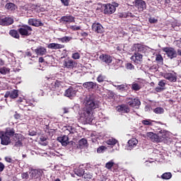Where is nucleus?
Segmentation results:
<instances>
[{
	"label": "nucleus",
	"mask_w": 181,
	"mask_h": 181,
	"mask_svg": "<svg viewBox=\"0 0 181 181\" xmlns=\"http://www.w3.org/2000/svg\"><path fill=\"white\" fill-rule=\"evenodd\" d=\"M83 117L86 122H93V111L98 108V103L91 95L87 97L84 101Z\"/></svg>",
	"instance_id": "1"
},
{
	"label": "nucleus",
	"mask_w": 181,
	"mask_h": 181,
	"mask_svg": "<svg viewBox=\"0 0 181 181\" xmlns=\"http://www.w3.org/2000/svg\"><path fill=\"white\" fill-rule=\"evenodd\" d=\"M62 81L56 80L52 81L46 88H44L45 91H54L53 94H56L59 95V93H60V90H62Z\"/></svg>",
	"instance_id": "2"
},
{
	"label": "nucleus",
	"mask_w": 181,
	"mask_h": 181,
	"mask_svg": "<svg viewBox=\"0 0 181 181\" xmlns=\"http://www.w3.org/2000/svg\"><path fill=\"white\" fill-rule=\"evenodd\" d=\"M119 6V4L118 3H112L111 4H103V13L105 15H112L117 11V8Z\"/></svg>",
	"instance_id": "3"
},
{
	"label": "nucleus",
	"mask_w": 181,
	"mask_h": 181,
	"mask_svg": "<svg viewBox=\"0 0 181 181\" xmlns=\"http://www.w3.org/2000/svg\"><path fill=\"white\" fill-rule=\"evenodd\" d=\"M18 32L21 36H25L28 37V36H31L32 32H33V29L30 25L24 24V25H22L18 29Z\"/></svg>",
	"instance_id": "4"
},
{
	"label": "nucleus",
	"mask_w": 181,
	"mask_h": 181,
	"mask_svg": "<svg viewBox=\"0 0 181 181\" xmlns=\"http://www.w3.org/2000/svg\"><path fill=\"white\" fill-rule=\"evenodd\" d=\"M162 51L167 54L168 57L170 59H176L177 57V52L173 47H165L162 48Z\"/></svg>",
	"instance_id": "5"
},
{
	"label": "nucleus",
	"mask_w": 181,
	"mask_h": 181,
	"mask_svg": "<svg viewBox=\"0 0 181 181\" xmlns=\"http://www.w3.org/2000/svg\"><path fill=\"white\" fill-rule=\"evenodd\" d=\"M105 168H106V169L108 170H111V172H118L119 165L118 163H115L114 160H111L105 163Z\"/></svg>",
	"instance_id": "6"
},
{
	"label": "nucleus",
	"mask_w": 181,
	"mask_h": 181,
	"mask_svg": "<svg viewBox=\"0 0 181 181\" xmlns=\"http://www.w3.org/2000/svg\"><path fill=\"white\" fill-rule=\"evenodd\" d=\"M134 6L138 9L139 12H144L146 9V2L144 0H135Z\"/></svg>",
	"instance_id": "7"
},
{
	"label": "nucleus",
	"mask_w": 181,
	"mask_h": 181,
	"mask_svg": "<svg viewBox=\"0 0 181 181\" xmlns=\"http://www.w3.org/2000/svg\"><path fill=\"white\" fill-rule=\"evenodd\" d=\"M163 77L170 83H176L177 81V76L175 72H166L163 74Z\"/></svg>",
	"instance_id": "8"
},
{
	"label": "nucleus",
	"mask_w": 181,
	"mask_h": 181,
	"mask_svg": "<svg viewBox=\"0 0 181 181\" xmlns=\"http://www.w3.org/2000/svg\"><path fill=\"white\" fill-rule=\"evenodd\" d=\"M100 60L102 63H105L107 66H110L112 63V57L108 54H103L99 57Z\"/></svg>",
	"instance_id": "9"
},
{
	"label": "nucleus",
	"mask_w": 181,
	"mask_h": 181,
	"mask_svg": "<svg viewBox=\"0 0 181 181\" xmlns=\"http://www.w3.org/2000/svg\"><path fill=\"white\" fill-rule=\"evenodd\" d=\"M143 59L144 55L141 53L134 52V55L131 57V60H132L136 64H142Z\"/></svg>",
	"instance_id": "10"
},
{
	"label": "nucleus",
	"mask_w": 181,
	"mask_h": 181,
	"mask_svg": "<svg viewBox=\"0 0 181 181\" xmlns=\"http://www.w3.org/2000/svg\"><path fill=\"white\" fill-rule=\"evenodd\" d=\"M77 66V63L73 59H65L64 60V67L65 69H72Z\"/></svg>",
	"instance_id": "11"
},
{
	"label": "nucleus",
	"mask_w": 181,
	"mask_h": 181,
	"mask_svg": "<svg viewBox=\"0 0 181 181\" xmlns=\"http://www.w3.org/2000/svg\"><path fill=\"white\" fill-rule=\"evenodd\" d=\"M77 94V90L74 89L73 87H69L68 89L65 90L64 95L65 97H68V98H70L71 100H73L74 97H76V95Z\"/></svg>",
	"instance_id": "12"
},
{
	"label": "nucleus",
	"mask_w": 181,
	"mask_h": 181,
	"mask_svg": "<svg viewBox=\"0 0 181 181\" xmlns=\"http://www.w3.org/2000/svg\"><path fill=\"white\" fill-rule=\"evenodd\" d=\"M14 139L16 141L15 146H16V148H21V146H23V143H22V141L25 139V137H23L21 134H16Z\"/></svg>",
	"instance_id": "13"
},
{
	"label": "nucleus",
	"mask_w": 181,
	"mask_h": 181,
	"mask_svg": "<svg viewBox=\"0 0 181 181\" xmlns=\"http://www.w3.org/2000/svg\"><path fill=\"white\" fill-rule=\"evenodd\" d=\"M75 19L76 18L74 16L67 14L60 18V22H62L63 23H73L76 22Z\"/></svg>",
	"instance_id": "14"
},
{
	"label": "nucleus",
	"mask_w": 181,
	"mask_h": 181,
	"mask_svg": "<svg viewBox=\"0 0 181 181\" xmlns=\"http://www.w3.org/2000/svg\"><path fill=\"white\" fill-rule=\"evenodd\" d=\"M92 30L95 33H104V27L100 23H93L92 25Z\"/></svg>",
	"instance_id": "15"
},
{
	"label": "nucleus",
	"mask_w": 181,
	"mask_h": 181,
	"mask_svg": "<svg viewBox=\"0 0 181 181\" xmlns=\"http://www.w3.org/2000/svg\"><path fill=\"white\" fill-rule=\"evenodd\" d=\"M0 139L1 145H9L11 144V137L5 134L4 132H0Z\"/></svg>",
	"instance_id": "16"
},
{
	"label": "nucleus",
	"mask_w": 181,
	"mask_h": 181,
	"mask_svg": "<svg viewBox=\"0 0 181 181\" xmlns=\"http://www.w3.org/2000/svg\"><path fill=\"white\" fill-rule=\"evenodd\" d=\"M13 23V19L11 17H0V25L2 26H9Z\"/></svg>",
	"instance_id": "17"
},
{
	"label": "nucleus",
	"mask_w": 181,
	"mask_h": 181,
	"mask_svg": "<svg viewBox=\"0 0 181 181\" xmlns=\"http://www.w3.org/2000/svg\"><path fill=\"white\" fill-rule=\"evenodd\" d=\"M28 25L39 28V26H43V23L40 20L36 18H29L28 21Z\"/></svg>",
	"instance_id": "18"
},
{
	"label": "nucleus",
	"mask_w": 181,
	"mask_h": 181,
	"mask_svg": "<svg viewBox=\"0 0 181 181\" xmlns=\"http://www.w3.org/2000/svg\"><path fill=\"white\" fill-rule=\"evenodd\" d=\"M132 50L135 52L134 53H144L145 46L142 44L136 43L133 45Z\"/></svg>",
	"instance_id": "19"
},
{
	"label": "nucleus",
	"mask_w": 181,
	"mask_h": 181,
	"mask_svg": "<svg viewBox=\"0 0 181 181\" xmlns=\"http://www.w3.org/2000/svg\"><path fill=\"white\" fill-rule=\"evenodd\" d=\"M117 110L118 112H122V114H128V112L131 111L128 105H125V104L118 105L117 107Z\"/></svg>",
	"instance_id": "20"
},
{
	"label": "nucleus",
	"mask_w": 181,
	"mask_h": 181,
	"mask_svg": "<svg viewBox=\"0 0 181 181\" xmlns=\"http://www.w3.org/2000/svg\"><path fill=\"white\" fill-rule=\"evenodd\" d=\"M97 83L90 81V82H85L83 84V88H86L88 91H91V90H94V88H97Z\"/></svg>",
	"instance_id": "21"
},
{
	"label": "nucleus",
	"mask_w": 181,
	"mask_h": 181,
	"mask_svg": "<svg viewBox=\"0 0 181 181\" xmlns=\"http://www.w3.org/2000/svg\"><path fill=\"white\" fill-rule=\"evenodd\" d=\"M128 104L129 105V107H132V108H139V105H141V101L139 100V99L137 98H134L130 100L128 102Z\"/></svg>",
	"instance_id": "22"
},
{
	"label": "nucleus",
	"mask_w": 181,
	"mask_h": 181,
	"mask_svg": "<svg viewBox=\"0 0 181 181\" xmlns=\"http://www.w3.org/2000/svg\"><path fill=\"white\" fill-rule=\"evenodd\" d=\"M48 49H52V50H57L59 49H64V45L58 44V43H49L47 45Z\"/></svg>",
	"instance_id": "23"
},
{
	"label": "nucleus",
	"mask_w": 181,
	"mask_h": 181,
	"mask_svg": "<svg viewBox=\"0 0 181 181\" xmlns=\"http://www.w3.org/2000/svg\"><path fill=\"white\" fill-rule=\"evenodd\" d=\"M57 141L62 144V146L69 145V136L66 135L58 137Z\"/></svg>",
	"instance_id": "24"
},
{
	"label": "nucleus",
	"mask_w": 181,
	"mask_h": 181,
	"mask_svg": "<svg viewBox=\"0 0 181 181\" xmlns=\"http://www.w3.org/2000/svg\"><path fill=\"white\" fill-rule=\"evenodd\" d=\"M35 53L37 56H45V54L47 53V49H46V48H45L44 47L40 46L35 49Z\"/></svg>",
	"instance_id": "25"
},
{
	"label": "nucleus",
	"mask_w": 181,
	"mask_h": 181,
	"mask_svg": "<svg viewBox=\"0 0 181 181\" xmlns=\"http://www.w3.org/2000/svg\"><path fill=\"white\" fill-rule=\"evenodd\" d=\"M138 145V139L132 138L128 141L129 149L131 151L133 148H135Z\"/></svg>",
	"instance_id": "26"
},
{
	"label": "nucleus",
	"mask_w": 181,
	"mask_h": 181,
	"mask_svg": "<svg viewBox=\"0 0 181 181\" xmlns=\"http://www.w3.org/2000/svg\"><path fill=\"white\" fill-rule=\"evenodd\" d=\"M88 145V143L87 141V139H81L78 141V144L77 146V148H79V149H83V148H86Z\"/></svg>",
	"instance_id": "27"
},
{
	"label": "nucleus",
	"mask_w": 181,
	"mask_h": 181,
	"mask_svg": "<svg viewBox=\"0 0 181 181\" xmlns=\"http://www.w3.org/2000/svg\"><path fill=\"white\" fill-rule=\"evenodd\" d=\"M4 134L7 136H9V138H11V136L15 137V135H16V134H15V129H13V128H7L6 129Z\"/></svg>",
	"instance_id": "28"
},
{
	"label": "nucleus",
	"mask_w": 181,
	"mask_h": 181,
	"mask_svg": "<svg viewBox=\"0 0 181 181\" xmlns=\"http://www.w3.org/2000/svg\"><path fill=\"white\" fill-rule=\"evenodd\" d=\"M40 175H42V173L37 170H33L31 171L30 177L32 179H39L40 177Z\"/></svg>",
	"instance_id": "29"
},
{
	"label": "nucleus",
	"mask_w": 181,
	"mask_h": 181,
	"mask_svg": "<svg viewBox=\"0 0 181 181\" xmlns=\"http://www.w3.org/2000/svg\"><path fill=\"white\" fill-rule=\"evenodd\" d=\"M84 168L81 166L78 167L74 170V173L76 175V176L81 177L84 175Z\"/></svg>",
	"instance_id": "30"
},
{
	"label": "nucleus",
	"mask_w": 181,
	"mask_h": 181,
	"mask_svg": "<svg viewBox=\"0 0 181 181\" xmlns=\"http://www.w3.org/2000/svg\"><path fill=\"white\" fill-rule=\"evenodd\" d=\"M59 42L61 43H69L71 40H73V37L64 36L61 38H58Z\"/></svg>",
	"instance_id": "31"
},
{
	"label": "nucleus",
	"mask_w": 181,
	"mask_h": 181,
	"mask_svg": "<svg viewBox=\"0 0 181 181\" xmlns=\"http://www.w3.org/2000/svg\"><path fill=\"white\" fill-rule=\"evenodd\" d=\"M9 73H11V69L6 68V66L0 68V74L6 76V74H9Z\"/></svg>",
	"instance_id": "32"
},
{
	"label": "nucleus",
	"mask_w": 181,
	"mask_h": 181,
	"mask_svg": "<svg viewBox=\"0 0 181 181\" xmlns=\"http://www.w3.org/2000/svg\"><path fill=\"white\" fill-rule=\"evenodd\" d=\"M9 35H11V36H12L13 37H15V39H19L20 37L19 31L16 30H10Z\"/></svg>",
	"instance_id": "33"
},
{
	"label": "nucleus",
	"mask_w": 181,
	"mask_h": 181,
	"mask_svg": "<svg viewBox=\"0 0 181 181\" xmlns=\"http://www.w3.org/2000/svg\"><path fill=\"white\" fill-rule=\"evenodd\" d=\"M18 95L19 92L16 89H14L11 92H10V98L11 99L18 98Z\"/></svg>",
	"instance_id": "34"
},
{
	"label": "nucleus",
	"mask_w": 181,
	"mask_h": 181,
	"mask_svg": "<svg viewBox=\"0 0 181 181\" xmlns=\"http://www.w3.org/2000/svg\"><path fill=\"white\" fill-rule=\"evenodd\" d=\"M121 64H122V60L116 59L115 62L112 63L113 69L117 70V69L120 67Z\"/></svg>",
	"instance_id": "35"
},
{
	"label": "nucleus",
	"mask_w": 181,
	"mask_h": 181,
	"mask_svg": "<svg viewBox=\"0 0 181 181\" xmlns=\"http://www.w3.org/2000/svg\"><path fill=\"white\" fill-rule=\"evenodd\" d=\"M172 178V173H164L161 175V179L164 180H169V179Z\"/></svg>",
	"instance_id": "36"
},
{
	"label": "nucleus",
	"mask_w": 181,
	"mask_h": 181,
	"mask_svg": "<svg viewBox=\"0 0 181 181\" xmlns=\"http://www.w3.org/2000/svg\"><path fill=\"white\" fill-rule=\"evenodd\" d=\"M142 88V86L139 83H133L132 85V90H134V91H139Z\"/></svg>",
	"instance_id": "37"
},
{
	"label": "nucleus",
	"mask_w": 181,
	"mask_h": 181,
	"mask_svg": "<svg viewBox=\"0 0 181 181\" xmlns=\"http://www.w3.org/2000/svg\"><path fill=\"white\" fill-rule=\"evenodd\" d=\"M156 62L160 64H163V57H162V54H158L156 55Z\"/></svg>",
	"instance_id": "38"
},
{
	"label": "nucleus",
	"mask_w": 181,
	"mask_h": 181,
	"mask_svg": "<svg viewBox=\"0 0 181 181\" xmlns=\"http://www.w3.org/2000/svg\"><path fill=\"white\" fill-rule=\"evenodd\" d=\"M118 141L114 138H111L109 139L107 141L106 144L107 145H111V146H114V145H117Z\"/></svg>",
	"instance_id": "39"
},
{
	"label": "nucleus",
	"mask_w": 181,
	"mask_h": 181,
	"mask_svg": "<svg viewBox=\"0 0 181 181\" xmlns=\"http://www.w3.org/2000/svg\"><path fill=\"white\" fill-rule=\"evenodd\" d=\"M153 122H155V121L149 119L141 121V123L143 124V125H149L150 127H152V125H153Z\"/></svg>",
	"instance_id": "40"
},
{
	"label": "nucleus",
	"mask_w": 181,
	"mask_h": 181,
	"mask_svg": "<svg viewBox=\"0 0 181 181\" xmlns=\"http://www.w3.org/2000/svg\"><path fill=\"white\" fill-rule=\"evenodd\" d=\"M6 8L8 11H15V8H16V6L13 3H7L6 4Z\"/></svg>",
	"instance_id": "41"
},
{
	"label": "nucleus",
	"mask_w": 181,
	"mask_h": 181,
	"mask_svg": "<svg viewBox=\"0 0 181 181\" xmlns=\"http://www.w3.org/2000/svg\"><path fill=\"white\" fill-rule=\"evenodd\" d=\"M29 105H33V104L28 102L26 99H23L22 103H21L20 108H22V107H29Z\"/></svg>",
	"instance_id": "42"
},
{
	"label": "nucleus",
	"mask_w": 181,
	"mask_h": 181,
	"mask_svg": "<svg viewBox=\"0 0 181 181\" xmlns=\"http://www.w3.org/2000/svg\"><path fill=\"white\" fill-rule=\"evenodd\" d=\"M153 112H155V114H163V112H165V109H163V107H156L153 110Z\"/></svg>",
	"instance_id": "43"
},
{
	"label": "nucleus",
	"mask_w": 181,
	"mask_h": 181,
	"mask_svg": "<svg viewBox=\"0 0 181 181\" xmlns=\"http://www.w3.org/2000/svg\"><path fill=\"white\" fill-rule=\"evenodd\" d=\"M82 176L85 180H90V179H93V175L90 173H83V175Z\"/></svg>",
	"instance_id": "44"
},
{
	"label": "nucleus",
	"mask_w": 181,
	"mask_h": 181,
	"mask_svg": "<svg viewBox=\"0 0 181 181\" xmlns=\"http://www.w3.org/2000/svg\"><path fill=\"white\" fill-rule=\"evenodd\" d=\"M105 149H107V147H105V146H100L97 148V153H104Z\"/></svg>",
	"instance_id": "45"
},
{
	"label": "nucleus",
	"mask_w": 181,
	"mask_h": 181,
	"mask_svg": "<svg viewBox=\"0 0 181 181\" xmlns=\"http://www.w3.org/2000/svg\"><path fill=\"white\" fill-rule=\"evenodd\" d=\"M97 81L98 83H103V81H105V76L100 74L97 78Z\"/></svg>",
	"instance_id": "46"
},
{
	"label": "nucleus",
	"mask_w": 181,
	"mask_h": 181,
	"mask_svg": "<svg viewBox=\"0 0 181 181\" xmlns=\"http://www.w3.org/2000/svg\"><path fill=\"white\" fill-rule=\"evenodd\" d=\"M123 18H135V16L131 12H124L123 13Z\"/></svg>",
	"instance_id": "47"
},
{
	"label": "nucleus",
	"mask_w": 181,
	"mask_h": 181,
	"mask_svg": "<svg viewBox=\"0 0 181 181\" xmlns=\"http://www.w3.org/2000/svg\"><path fill=\"white\" fill-rule=\"evenodd\" d=\"M80 57H81V55H80V53H78V52H74L71 55V58L74 60H78V59H80Z\"/></svg>",
	"instance_id": "48"
},
{
	"label": "nucleus",
	"mask_w": 181,
	"mask_h": 181,
	"mask_svg": "<svg viewBox=\"0 0 181 181\" xmlns=\"http://www.w3.org/2000/svg\"><path fill=\"white\" fill-rule=\"evenodd\" d=\"M40 142H44V143L42 144V145H43L44 146H47V142H46V141H47V138H46L45 136H42L40 138Z\"/></svg>",
	"instance_id": "49"
},
{
	"label": "nucleus",
	"mask_w": 181,
	"mask_h": 181,
	"mask_svg": "<svg viewBox=\"0 0 181 181\" xmlns=\"http://www.w3.org/2000/svg\"><path fill=\"white\" fill-rule=\"evenodd\" d=\"M151 141L153 142H159V136L154 133V134H153V137L151 138Z\"/></svg>",
	"instance_id": "50"
},
{
	"label": "nucleus",
	"mask_w": 181,
	"mask_h": 181,
	"mask_svg": "<svg viewBox=\"0 0 181 181\" xmlns=\"http://www.w3.org/2000/svg\"><path fill=\"white\" fill-rule=\"evenodd\" d=\"M126 69H127V70H134V69H135V66L131 63H127L126 64Z\"/></svg>",
	"instance_id": "51"
},
{
	"label": "nucleus",
	"mask_w": 181,
	"mask_h": 181,
	"mask_svg": "<svg viewBox=\"0 0 181 181\" xmlns=\"http://www.w3.org/2000/svg\"><path fill=\"white\" fill-rule=\"evenodd\" d=\"M174 45L177 47H179V49H181V38H180V40L174 41Z\"/></svg>",
	"instance_id": "52"
},
{
	"label": "nucleus",
	"mask_w": 181,
	"mask_h": 181,
	"mask_svg": "<svg viewBox=\"0 0 181 181\" xmlns=\"http://www.w3.org/2000/svg\"><path fill=\"white\" fill-rule=\"evenodd\" d=\"M21 177L22 179H25V180H28V179H29V173L28 172L22 173Z\"/></svg>",
	"instance_id": "53"
},
{
	"label": "nucleus",
	"mask_w": 181,
	"mask_h": 181,
	"mask_svg": "<svg viewBox=\"0 0 181 181\" xmlns=\"http://www.w3.org/2000/svg\"><path fill=\"white\" fill-rule=\"evenodd\" d=\"M158 86L163 88L165 86H166V81L165 80H161L158 82Z\"/></svg>",
	"instance_id": "54"
},
{
	"label": "nucleus",
	"mask_w": 181,
	"mask_h": 181,
	"mask_svg": "<svg viewBox=\"0 0 181 181\" xmlns=\"http://www.w3.org/2000/svg\"><path fill=\"white\" fill-rule=\"evenodd\" d=\"M70 29H71V30H80L81 29V27L78 25H71L70 27Z\"/></svg>",
	"instance_id": "55"
},
{
	"label": "nucleus",
	"mask_w": 181,
	"mask_h": 181,
	"mask_svg": "<svg viewBox=\"0 0 181 181\" xmlns=\"http://www.w3.org/2000/svg\"><path fill=\"white\" fill-rule=\"evenodd\" d=\"M148 22L151 23H158V19L151 17L148 18Z\"/></svg>",
	"instance_id": "56"
},
{
	"label": "nucleus",
	"mask_w": 181,
	"mask_h": 181,
	"mask_svg": "<svg viewBox=\"0 0 181 181\" xmlns=\"http://www.w3.org/2000/svg\"><path fill=\"white\" fill-rule=\"evenodd\" d=\"M127 87V86L122 84V85H118L117 86V88L118 90H120L121 91H125V88Z\"/></svg>",
	"instance_id": "57"
},
{
	"label": "nucleus",
	"mask_w": 181,
	"mask_h": 181,
	"mask_svg": "<svg viewBox=\"0 0 181 181\" xmlns=\"http://www.w3.org/2000/svg\"><path fill=\"white\" fill-rule=\"evenodd\" d=\"M62 4H63L64 6H69L70 0H61Z\"/></svg>",
	"instance_id": "58"
},
{
	"label": "nucleus",
	"mask_w": 181,
	"mask_h": 181,
	"mask_svg": "<svg viewBox=\"0 0 181 181\" xmlns=\"http://www.w3.org/2000/svg\"><path fill=\"white\" fill-rule=\"evenodd\" d=\"M47 132V134H49L51 136H53L54 135V129H48Z\"/></svg>",
	"instance_id": "59"
},
{
	"label": "nucleus",
	"mask_w": 181,
	"mask_h": 181,
	"mask_svg": "<svg viewBox=\"0 0 181 181\" xmlns=\"http://www.w3.org/2000/svg\"><path fill=\"white\" fill-rule=\"evenodd\" d=\"M67 131L69 132V134H74V132H76V129L71 127H68L67 128Z\"/></svg>",
	"instance_id": "60"
},
{
	"label": "nucleus",
	"mask_w": 181,
	"mask_h": 181,
	"mask_svg": "<svg viewBox=\"0 0 181 181\" xmlns=\"http://www.w3.org/2000/svg\"><path fill=\"white\" fill-rule=\"evenodd\" d=\"M163 90H165V88H162L161 86H157L156 88V91L157 93H160L161 91H163Z\"/></svg>",
	"instance_id": "61"
},
{
	"label": "nucleus",
	"mask_w": 181,
	"mask_h": 181,
	"mask_svg": "<svg viewBox=\"0 0 181 181\" xmlns=\"http://www.w3.org/2000/svg\"><path fill=\"white\" fill-rule=\"evenodd\" d=\"M5 170V164L4 163L0 162V172H4Z\"/></svg>",
	"instance_id": "62"
},
{
	"label": "nucleus",
	"mask_w": 181,
	"mask_h": 181,
	"mask_svg": "<svg viewBox=\"0 0 181 181\" xmlns=\"http://www.w3.org/2000/svg\"><path fill=\"white\" fill-rule=\"evenodd\" d=\"M14 118L16 119H21V114L18 113V112H16L14 115Z\"/></svg>",
	"instance_id": "63"
},
{
	"label": "nucleus",
	"mask_w": 181,
	"mask_h": 181,
	"mask_svg": "<svg viewBox=\"0 0 181 181\" xmlns=\"http://www.w3.org/2000/svg\"><path fill=\"white\" fill-rule=\"evenodd\" d=\"M5 160L6 162H8V163H12L13 160L10 157H5Z\"/></svg>",
	"instance_id": "64"
}]
</instances>
